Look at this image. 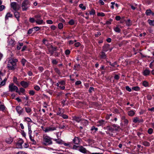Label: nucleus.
Listing matches in <instances>:
<instances>
[{"label":"nucleus","mask_w":154,"mask_h":154,"mask_svg":"<svg viewBox=\"0 0 154 154\" xmlns=\"http://www.w3.org/2000/svg\"><path fill=\"white\" fill-rule=\"evenodd\" d=\"M18 60L17 59H11L8 61L7 67L9 70H14L16 68Z\"/></svg>","instance_id":"1"},{"label":"nucleus","mask_w":154,"mask_h":154,"mask_svg":"<svg viewBox=\"0 0 154 154\" xmlns=\"http://www.w3.org/2000/svg\"><path fill=\"white\" fill-rule=\"evenodd\" d=\"M52 143L51 138L48 136L43 137V143L45 145H49Z\"/></svg>","instance_id":"2"},{"label":"nucleus","mask_w":154,"mask_h":154,"mask_svg":"<svg viewBox=\"0 0 154 154\" xmlns=\"http://www.w3.org/2000/svg\"><path fill=\"white\" fill-rule=\"evenodd\" d=\"M8 87L9 90L10 91L13 92L15 91L17 93H19L18 88L16 86L14 85L13 83H11L9 85Z\"/></svg>","instance_id":"3"},{"label":"nucleus","mask_w":154,"mask_h":154,"mask_svg":"<svg viewBox=\"0 0 154 154\" xmlns=\"http://www.w3.org/2000/svg\"><path fill=\"white\" fill-rule=\"evenodd\" d=\"M30 6L29 2L28 1H23L22 5V8L23 11H26Z\"/></svg>","instance_id":"4"},{"label":"nucleus","mask_w":154,"mask_h":154,"mask_svg":"<svg viewBox=\"0 0 154 154\" xmlns=\"http://www.w3.org/2000/svg\"><path fill=\"white\" fill-rule=\"evenodd\" d=\"M11 7L14 11H17L20 9V6L16 2H13L11 4Z\"/></svg>","instance_id":"5"},{"label":"nucleus","mask_w":154,"mask_h":154,"mask_svg":"<svg viewBox=\"0 0 154 154\" xmlns=\"http://www.w3.org/2000/svg\"><path fill=\"white\" fill-rule=\"evenodd\" d=\"M56 128L53 127L52 125L46 128L44 130L45 132H48L49 131H51L56 130Z\"/></svg>","instance_id":"6"},{"label":"nucleus","mask_w":154,"mask_h":154,"mask_svg":"<svg viewBox=\"0 0 154 154\" xmlns=\"http://www.w3.org/2000/svg\"><path fill=\"white\" fill-rule=\"evenodd\" d=\"M56 47H54L52 45H50L48 47V51L51 55L53 54L54 52L56 51Z\"/></svg>","instance_id":"7"},{"label":"nucleus","mask_w":154,"mask_h":154,"mask_svg":"<svg viewBox=\"0 0 154 154\" xmlns=\"http://www.w3.org/2000/svg\"><path fill=\"white\" fill-rule=\"evenodd\" d=\"M133 122L135 123H140L143 122V120L142 119H140L138 117H135L133 119Z\"/></svg>","instance_id":"8"},{"label":"nucleus","mask_w":154,"mask_h":154,"mask_svg":"<svg viewBox=\"0 0 154 154\" xmlns=\"http://www.w3.org/2000/svg\"><path fill=\"white\" fill-rule=\"evenodd\" d=\"M78 149L80 152L84 153H90L89 151H87L85 148L82 146L79 147Z\"/></svg>","instance_id":"9"},{"label":"nucleus","mask_w":154,"mask_h":154,"mask_svg":"<svg viewBox=\"0 0 154 154\" xmlns=\"http://www.w3.org/2000/svg\"><path fill=\"white\" fill-rule=\"evenodd\" d=\"M20 84L22 87L25 88H28L29 85V82L24 81H21L20 82Z\"/></svg>","instance_id":"10"},{"label":"nucleus","mask_w":154,"mask_h":154,"mask_svg":"<svg viewBox=\"0 0 154 154\" xmlns=\"http://www.w3.org/2000/svg\"><path fill=\"white\" fill-rule=\"evenodd\" d=\"M23 143V141L22 139L19 140L16 143V148H22V145Z\"/></svg>","instance_id":"11"},{"label":"nucleus","mask_w":154,"mask_h":154,"mask_svg":"<svg viewBox=\"0 0 154 154\" xmlns=\"http://www.w3.org/2000/svg\"><path fill=\"white\" fill-rule=\"evenodd\" d=\"M16 110L17 113L20 115L22 114L23 112V109L20 106H18L16 108Z\"/></svg>","instance_id":"12"},{"label":"nucleus","mask_w":154,"mask_h":154,"mask_svg":"<svg viewBox=\"0 0 154 154\" xmlns=\"http://www.w3.org/2000/svg\"><path fill=\"white\" fill-rule=\"evenodd\" d=\"M81 139L78 137H75L73 140V143L76 144H79L80 142Z\"/></svg>","instance_id":"13"},{"label":"nucleus","mask_w":154,"mask_h":154,"mask_svg":"<svg viewBox=\"0 0 154 154\" xmlns=\"http://www.w3.org/2000/svg\"><path fill=\"white\" fill-rule=\"evenodd\" d=\"M106 122H105L103 120H100L97 122V126H103L105 125Z\"/></svg>","instance_id":"14"},{"label":"nucleus","mask_w":154,"mask_h":154,"mask_svg":"<svg viewBox=\"0 0 154 154\" xmlns=\"http://www.w3.org/2000/svg\"><path fill=\"white\" fill-rule=\"evenodd\" d=\"M109 44H106L103 47V51H107L109 49Z\"/></svg>","instance_id":"15"},{"label":"nucleus","mask_w":154,"mask_h":154,"mask_svg":"<svg viewBox=\"0 0 154 154\" xmlns=\"http://www.w3.org/2000/svg\"><path fill=\"white\" fill-rule=\"evenodd\" d=\"M145 13L147 15L149 16L151 14H152V15H154V13L152 12L150 9L146 10Z\"/></svg>","instance_id":"16"},{"label":"nucleus","mask_w":154,"mask_h":154,"mask_svg":"<svg viewBox=\"0 0 154 154\" xmlns=\"http://www.w3.org/2000/svg\"><path fill=\"white\" fill-rule=\"evenodd\" d=\"M73 118L74 120L77 122H81L82 120L80 117L77 116H74Z\"/></svg>","instance_id":"17"},{"label":"nucleus","mask_w":154,"mask_h":154,"mask_svg":"<svg viewBox=\"0 0 154 154\" xmlns=\"http://www.w3.org/2000/svg\"><path fill=\"white\" fill-rule=\"evenodd\" d=\"M15 11L14 12V14L15 17L17 18V20L18 21L19 20L20 17V14L19 12L17 11Z\"/></svg>","instance_id":"18"},{"label":"nucleus","mask_w":154,"mask_h":154,"mask_svg":"<svg viewBox=\"0 0 154 154\" xmlns=\"http://www.w3.org/2000/svg\"><path fill=\"white\" fill-rule=\"evenodd\" d=\"M15 44V41L14 40L11 39L9 42V44L11 46H13Z\"/></svg>","instance_id":"19"},{"label":"nucleus","mask_w":154,"mask_h":154,"mask_svg":"<svg viewBox=\"0 0 154 154\" xmlns=\"http://www.w3.org/2000/svg\"><path fill=\"white\" fill-rule=\"evenodd\" d=\"M135 114V112L133 110H130L128 112V115L130 116H134Z\"/></svg>","instance_id":"20"},{"label":"nucleus","mask_w":154,"mask_h":154,"mask_svg":"<svg viewBox=\"0 0 154 154\" xmlns=\"http://www.w3.org/2000/svg\"><path fill=\"white\" fill-rule=\"evenodd\" d=\"M29 137L31 141L32 142V143L33 144H35L36 143V142L32 136L31 135H29Z\"/></svg>","instance_id":"21"},{"label":"nucleus","mask_w":154,"mask_h":154,"mask_svg":"<svg viewBox=\"0 0 154 154\" xmlns=\"http://www.w3.org/2000/svg\"><path fill=\"white\" fill-rule=\"evenodd\" d=\"M150 72V71L149 69H146L143 72V75L146 76L149 75Z\"/></svg>","instance_id":"22"},{"label":"nucleus","mask_w":154,"mask_h":154,"mask_svg":"<svg viewBox=\"0 0 154 154\" xmlns=\"http://www.w3.org/2000/svg\"><path fill=\"white\" fill-rule=\"evenodd\" d=\"M35 22L38 24H41L43 23V20L42 19H37L35 20Z\"/></svg>","instance_id":"23"},{"label":"nucleus","mask_w":154,"mask_h":154,"mask_svg":"<svg viewBox=\"0 0 154 154\" xmlns=\"http://www.w3.org/2000/svg\"><path fill=\"white\" fill-rule=\"evenodd\" d=\"M13 139L12 138H10L8 139H7L6 140V142L9 144H10L13 141Z\"/></svg>","instance_id":"24"},{"label":"nucleus","mask_w":154,"mask_h":154,"mask_svg":"<svg viewBox=\"0 0 154 154\" xmlns=\"http://www.w3.org/2000/svg\"><path fill=\"white\" fill-rule=\"evenodd\" d=\"M25 91V90L23 88H20V90L19 91V92L17 93L19 95H20L21 93H23Z\"/></svg>","instance_id":"25"},{"label":"nucleus","mask_w":154,"mask_h":154,"mask_svg":"<svg viewBox=\"0 0 154 154\" xmlns=\"http://www.w3.org/2000/svg\"><path fill=\"white\" fill-rule=\"evenodd\" d=\"M81 123L84 126H86L88 124V122L86 120L82 119Z\"/></svg>","instance_id":"26"},{"label":"nucleus","mask_w":154,"mask_h":154,"mask_svg":"<svg viewBox=\"0 0 154 154\" xmlns=\"http://www.w3.org/2000/svg\"><path fill=\"white\" fill-rule=\"evenodd\" d=\"M114 30L116 32L119 33L121 31V29L117 26L114 28Z\"/></svg>","instance_id":"27"},{"label":"nucleus","mask_w":154,"mask_h":154,"mask_svg":"<svg viewBox=\"0 0 154 154\" xmlns=\"http://www.w3.org/2000/svg\"><path fill=\"white\" fill-rule=\"evenodd\" d=\"M12 14H11L10 13H8L5 16V19H8L9 17H12Z\"/></svg>","instance_id":"28"},{"label":"nucleus","mask_w":154,"mask_h":154,"mask_svg":"<svg viewBox=\"0 0 154 154\" xmlns=\"http://www.w3.org/2000/svg\"><path fill=\"white\" fill-rule=\"evenodd\" d=\"M143 144L145 146H149L150 145V143L146 141H144L143 142Z\"/></svg>","instance_id":"29"},{"label":"nucleus","mask_w":154,"mask_h":154,"mask_svg":"<svg viewBox=\"0 0 154 154\" xmlns=\"http://www.w3.org/2000/svg\"><path fill=\"white\" fill-rule=\"evenodd\" d=\"M100 57L102 59H105L106 57V55L104 52H102L100 54Z\"/></svg>","instance_id":"30"},{"label":"nucleus","mask_w":154,"mask_h":154,"mask_svg":"<svg viewBox=\"0 0 154 154\" xmlns=\"http://www.w3.org/2000/svg\"><path fill=\"white\" fill-rule=\"evenodd\" d=\"M148 22L150 25L154 26V20H148Z\"/></svg>","instance_id":"31"},{"label":"nucleus","mask_w":154,"mask_h":154,"mask_svg":"<svg viewBox=\"0 0 154 154\" xmlns=\"http://www.w3.org/2000/svg\"><path fill=\"white\" fill-rule=\"evenodd\" d=\"M59 82V84L61 85L64 86L66 84V82L65 81L62 80Z\"/></svg>","instance_id":"32"},{"label":"nucleus","mask_w":154,"mask_h":154,"mask_svg":"<svg viewBox=\"0 0 154 154\" xmlns=\"http://www.w3.org/2000/svg\"><path fill=\"white\" fill-rule=\"evenodd\" d=\"M25 109L26 112L28 113H29L31 111V109L29 107H25Z\"/></svg>","instance_id":"33"},{"label":"nucleus","mask_w":154,"mask_h":154,"mask_svg":"<svg viewBox=\"0 0 154 154\" xmlns=\"http://www.w3.org/2000/svg\"><path fill=\"white\" fill-rule=\"evenodd\" d=\"M2 78H0V87L5 85V82H2Z\"/></svg>","instance_id":"34"},{"label":"nucleus","mask_w":154,"mask_h":154,"mask_svg":"<svg viewBox=\"0 0 154 154\" xmlns=\"http://www.w3.org/2000/svg\"><path fill=\"white\" fill-rule=\"evenodd\" d=\"M132 89L135 91H138L140 89V88L138 86H136L132 88Z\"/></svg>","instance_id":"35"},{"label":"nucleus","mask_w":154,"mask_h":154,"mask_svg":"<svg viewBox=\"0 0 154 154\" xmlns=\"http://www.w3.org/2000/svg\"><path fill=\"white\" fill-rule=\"evenodd\" d=\"M13 81L17 85H18L19 84L17 78L16 77H14L13 79Z\"/></svg>","instance_id":"36"},{"label":"nucleus","mask_w":154,"mask_h":154,"mask_svg":"<svg viewBox=\"0 0 154 154\" xmlns=\"http://www.w3.org/2000/svg\"><path fill=\"white\" fill-rule=\"evenodd\" d=\"M5 109V107L4 105L0 104V111H3Z\"/></svg>","instance_id":"37"},{"label":"nucleus","mask_w":154,"mask_h":154,"mask_svg":"<svg viewBox=\"0 0 154 154\" xmlns=\"http://www.w3.org/2000/svg\"><path fill=\"white\" fill-rule=\"evenodd\" d=\"M58 27L59 29H61L63 27V25L62 23H59L58 25Z\"/></svg>","instance_id":"38"},{"label":"nucleus","mask_w":154,"mask_h":154,"mask_svg":"<svg viewBox=\"0 0 154 154\" xmlns=\"http://www.w3.org/2000/svg\"><path fill=\"white\" fill-rule=\"evenodd\" d=\"M26 62V60L24 58H23L21 61V63L24 66H25V63Z\"/></svg>","instance_id":"39"},{"label":"nucleus","mask_w":154,"mask_h":154,"mask_svg":"<svg viewBox=\"0 0 154 154\" xmlns=\"http://www.w3.org/2000/svg\"><path fill=\"white\" fill-rule=\"evenodd\" d=\"M79 7L83 10H85L86 9V7L83 5V4H80L79 5Z\"/></svg>","instance_id":"40"},{"label":"nucleus","mask_w":154,"mask_h":154,"mask_svg":"<svg viewBox=\"0 0 154 154\" xmlns=\"http://www.w3.org/2000/svg\"><path fill=\"white\" fill-rule=\"evenodd\" d=\"M91 130L92 131H94V132H96L98 130V128H95L94 126H93L92 127L91 129Z\"/></svg>","instance_id":"41"},{"label":"nucleus","mask_w":154,"mask_h":154,"mask_svg":"<svg viewBox=\"0 0 154 154\" xmlns=\"http://www.w3.org/2000/svg\"><path fill=\"white\" fill-rule=\"evenodd\" d=\"M54 71L55 72L57 73L58 75H60L61 72L60 70L57 68H55L54 69Z\"/></svg>","instance_id":"42"},{"label":"nucleus","mask_w":154,"mask_h":154,"mask_svg":"<svg viewBox=\"0 0 154 154\" xmlns=\"http://www.w3.org/2000/svg\"><path fill=\"white\" fill-rule=\"evenodd\" d=\"M112 126L113 127L115 128V130H116V131L117 130H118V129L119 128V126H118L117 125L115 124H113L112 125Z\"/></svg>","instance_id":"43"},{"label":"nucleus","mask_w":154,"mask_h":154,"mask_svg":"<svg viewBox=\"0 0 154 154\" xmlns=\"http://www.w3.org/2000/svg\"><path fill=\"white\" fill-rule=\"evenodd\" d=\"M95 11L93 9H92L91 11L89 12V14L90 15H94L95 14Z\"/></svg>","instance_id":"44"},{"label":"nucleus","mask_w":154,"mask_h":154,"mask_svg":"<svg viewBox=\"0 0 154 154\" xmlns=\"http://www.w3.org/2000/svg\"><path fill=\"white\" fill-rule=\"evenodd\" d=\"M55 141L57 143L59 144L62 143V140L57 139H55Z\"/></svg>","instance_id":"45"},{"label":"nucleus","mask_w":154,"mask_h":154,"mask_svg":"<svg viewBox=\"0 0 154 154\" xmlns=\"http://www.w3.org/2000/svg\"><path fill=\"white\" fill-rule=\"evenodd\" d=\"M97 15L100 17H103L105 15L104 13L102 12L98 13Z\"/></svg>","instance_id":"46"},{"label":"nucleus","mask_w":154,"mask_h":154,"mask_svg":"<svg viewBox=\"0 0 154 154\" xmlns=\"http://www.w3.org/2000/svg\"><path fill=\"white\" fill-rule=\"evenodd\" d=\"M35 94V92L33 90H30L29 92V94L31 95H33Z\"/></svg>","instance_id":"47"},{"label":"nucleus","mask_w":154,"mask_h":154,"mask_svg":"<svg viewBox=\"0 0 154 154\" xmlns=\"http://www.w3.org/2000/svg\"><path fill=\"white\" fill-rule=\"evenodd\" d=\"M124 123L125 125H127L128 123V121L127 119L122 121Z\"/></svg>","instance_id":"48"},{"label":"nucleus","mask_w":154,"mask_h":154,"mask_svg":"<svg viewBox=\"0 0 154 154\" xmlns=\"http://www.w3.org/2000/svg\"><path fill=\"white\" fill-rule=\"evenodd\" d=\"M40 29V28L37 26L33 28V30L35 31H37Z\"/></svg>","instance_id":"49"},{"label":"nucleus","mask_w":154,"mask_h":154,"mask_svg":"<svg viewBox=\"0 0 154 154\" xmlns=\"http://www.w3.org/2000/svg\"><path fill=\"white\" fill-rule=\"evenodd\" d=\"M29 21L30 22L33 23L35 21V20L33 18H30L29 19Z\"/></svg>","instance_id":"50"},{"label":"nucleus","mask_w":154,"mask_h":154,"mask_svg":"<svg viewBox=\"0 0 154 154\" xmlns=\"http://www.w3.org/2000/svg\"><path fill=\"white\" fill-rule=\"evenodd\" d=\"M153 129L151 128H149L148 131V133L149 134H151L153 132Z\"/></svg>","instance_id":"51"},{"label":"nucleus","mask_w":154,"mask_h":154,"mask_svg":"<svg viewBox=\"0 0 154 154\" xmlns=\"http://www.w3.org/2000/svg\"><path fill=\"white\" fill-rule=\"evenodd\" d=\"M61 116H62L64 119H67L68 118V116L67 115L63 114L62 115H61Z\"/></svg>","instance_id":"52"},{"label":"nucleus","mask_w":154,"mask_h":154,"mask_svg":"<svg viewBox=\"0 0 154 154\" xmlns=\"http://www.w3.org/2000/svg\"><path fill=\"white\" fill-rule=\"evenodd\" d=\"M70 52L69 50L67 49L65 51V53L66 55H67L69 54Z\"/></svg>","instance_id":"53"},{"label":"nucleus","mask_w":154,"mask_h":154,"mask_svg":"<svg viewBox=\"0 0 154 154\" xmlns=\"http://www.w3.org/2000/svg\"><path fill=\"white\" fill-rule=\"evenodd\" d=\"M143 85L145 87H146L148 85V82L145 81H144L143 82Z\"/></svg>","instance_id":"54"},{"label":"nucleus","mask_w":154,"mask_h":154,"mask_svg":"<svg viewBox=\"0 0 154 154\" xmlns=\"http://www.w3.org/2000/svg\"><path fill=\"white\" fill-rule=\"evenodd\" d=\"M69 23L70 25H73L74 23V21L72 20H71L69 21Z\"/></svg>","instance_id":"55"},{"label":"nucleus","mask_w":154,"mask_h":154,"mask_svg":"<svg viewBox=\"0 0 154 154\" xmlns=\"http://www.w3.org/2000/svg\"><path fill=\"white\" fill-rule=\"evenodd\" d=\"M117 62H114L113 63H110L109 65L112 66H115L117 65Z\"/></svg>","instance_id":"56"},{"label":"nucleus","mask_w":154,"mask_h":154,"mask_svg":"<svg viewBox=\"0 0 154 154\" xmlns=\"http://www.w3.org/2000/svg\"><path fill=\"white\" fill-rule=\"evenodd\" d=\"M41 17V15L38 14L35 16V19L36 20L37 19H40Z\"/></svg>","instance_id":"57"},{"label":"nucleus","mask_w":154,"mask_h":154,"mask_svg":"<svg viewBox=\"0 0 154 154\" xmlns=\"http://www.w3.org/2000/svg\"><path fill=\"white\" fill-rule=\"evenodd\" d=\"M46 23L48 24H52L53 23V21L51 20H48L46 21Z\"/></svg>","instance_id":"58"},{"label":"nucleus","mask_w":154,"mask_h":154,"mask_svg":"<svg viewBox=\"0 0 154 154\" xmlns=\"http://www.w3.org/2000/svg\"><path fill=\"white\" fill-rule=\"evenodd\" d=\"M125 88L127 91L129 92H131V89L128 86H126Z\"/></svg>","instance_id":"59"},{"label":"nucleus","mask_w":154,"mask_h":154,"mask_svg":"<svg viewBox=\"0 0 154 154\" xmlns=\"http://www.w3.org/2000/svg\"><path fill=\"white\" fill-rule=\"evenodd\" d=\"M50 28L51 29L54 30L56 29V27L54 25H52L51 26Z\"/></svg>","instance_id":"60"},{"label":"nucleus","mask_w":154,"mask_h":154,"mask_svg":"<svg viewBox=\"0 0 154 154\" xmlns=\"http://www.w3.org/2000/svg\"><path fill=\"white\" fill-rule=\"evenodd\" d=\"M34 89L36 91H38L39 90L40 88L38 86L36 85L34 87Z\"/></svg>","instance_id":"61"},{"label":"nucleus","mask_w":154,"mask_h":154,"mask_svg":"<svg viewBox=\"0 0 154 154\" xmlns=\"http://www.w3.org/2000/svg\"><path fill=\"white\" fill-rule=\"evenodd\" d=\"M38 69L41 72H42L44 70V68L42 66L38 67Z\"/></svg>","instance_id":"62"},{"label":"nucleus","mask_w":154,"mask_h":154,"mask_svg":"<svg viewBox=\"0 0 154 154\" xmlns=\"http://www.w3.org/2000/svg\"><path fill=\"white\" fill-rule=\"evenodd\" d=\"M5 8V7L3 5H2L0 6V11H2L3 9H4Z\"/></svg>","instance_id":"63"},{"label":"nucleus","mask_w":154,"mask_h":154,"mask_svg":"<svg viewBox=\"0 0 154 154\" xmlns=\"http://www.w3.org/2000/svg\"><path fill=\"white\" fill-rule=\"evenodd\" d=\"M115 79L118 80L119 78V76L118 75H116L114 77Z\"/></svg>","instance_id":"64"}]
</instances>
